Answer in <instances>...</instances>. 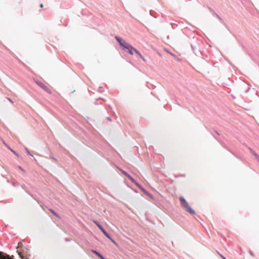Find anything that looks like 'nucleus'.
Segmentation results:
<instances>
[{"mask_svg": "<svg viewBox=\"0 0 259 259\" xmlns=\"http://www.w3.org/2000/svg\"><path fill=\"white\" fill-rule=\"evenodd\" d=\"M138 188H139L140 189H141L142 187L138 183H137L136 181H135V182H133Z\"/></svg>", "mask_w": 259, "mask_h": 259, "instance_id": "nucleus-17", "label": "nucleus"}, {"mask_svg": "<svg viewBox=\"0 0 259 259\" xmlns=\"http://www.w3.org/2000/svg\"><path fill=\"white\" fill-rule=\"evenodd\" d=\"M135 53L138 55H140L141 54L140 53V52L138 51L137 49L135 50Z\"/></svg>", "mask_w": 259, "mask_h": 259, "instance_id": "nucleus-21", "label": "nucleus"}, {"mask_svg": "<svg viewBox=\"0 0 259 259\" xmlns=\"http://www.w3.org/2000/svg\"><path fill=\"white\" fill-rule=\"evenodd\" d=\"M135 50L136 49L132 46V49H127L126 51L127 52L130 54L133 55V52L134 51L135 52Z\"/></svg>", "mask_w": 259, "mask_h": 259, "instance_id": "nucleus-12", "label": "nucleus"}, {"mask_svg": "<svg viewBox=\"0 0 259 259\" xmlns=\"http://www.w3.org/2000/svg\"><path fill=\"white\" fill-rule=\"evenodd\" d=\"M26 192H27L28 194H29L31 197H33L32 195H31L30 193H29V192H27V191H26Z\"/></svg>", "mask_w": 259, "mask_h": 259, "instance_id": "nucleus-34", "label": "nucleus"}, {"mask_svg": "<svg viewBox=\"0 0 259 259\" xmlns=\"http://www.w3.org/2000/svg\"><path fill=\"white\" fill-rule=\"evenodd\" d=\"M7 99H8V100L10 102H11V103H13V102L12 101V100L11 99L8 98Z\"/></svg>", "mask_w": 259, "mask_h": 259, "instance_id": "nucleus-31", "label": "nucleus"}, {"mask_svg": "<svg viewBox=\"0 0 259 259\" xmlns=\"http://www.w3.org/2000/svg\"><path fill=\"white\" fill-rule=\"evenodd\" d=\"M110 239V240L112 241V242H113L114 244H115V245H117V243L115 241V240H113V239L111 238V236H110V239Z\"/></svg>", "mask_w": 259, "mask_h": 259, "instance_id": "nucleus-19", "label": "nucleus"}, {"mask_svg": "<svg viewBox=\"0 0 259 259\" xmlns=\"http://www.w3.org/2000/svg\"><path fill=\"white\" fill-rule=\"evenodd\" d=\"M191 48H192V50L194 51L195 50H196L197 49V46L196 45H193V44H191Z\"/></svg>", "mask_w": 259, "mask_h": 259, "instance_id": "nucleus-16", "label": "nucleus"}, {"mask_svg": "<svg viewBox=\"0 0 259 259\" xmlns=\"http://www.w3.org/2000/svg\"><path fill=\"white\" fill-rule=\"evenodd\" d=\"M92 252L96 255L100 257L101 259H105V258L98 251L95 250H92Z\"/></svg>", "mask_w": 259, "mask_h": 259, "instance_id": "nucleus-8", "label": "nucleus"}, {"mask_svg": "<svg viewBox=\"0 0 259 259\" xmlns=\"http://www.w3.org/2000/svg\"><path fill=\"white\" fill-rule=\"evenodd\" d=\"M71 239L68 238H65V241H66V242H68V241H70Z\"/></svg>", "mask_w": 259, "mask_h": 259, "instance_id": "nucleus-27", "label": "nucleus"}, {"mask_svg": "<svg viewBox=\"0 0 259 259\" xmlns=\"http://www.w3.org/2000/svg\"><path fill=\"white\" fill-rule=\"evenodd\" d=\"M51 158L52 159H53L54 160V161H55V162L57 161V160L54 157L53 155L51 156Z\"/></svg>", "mask_w": 259, "mask_h": 259, "instance_id": "nucleus-23", "label": "nucleus"}, {"mask_svg": "<svg viewBox=\"0 0 259 259\" xmlns=\"http://www.w3.org/2000/svg\"><path fill=\"white\" fill-rule=\"evenodd\" d=\"M24 148H25V150L26 152L27 153L28 151H29V149L26 147H25Z\"/></svg>", "mask_w": 259, "mask_h": 259, "instance_id": "nucleus-28", "label": "nucleus"}, {"mask_svg": "<svg viewBox=\"0 0 259 259\" xmlns=\"http://www.w3.org/2000/svg\"><path fill=\"white\" fill-rule=\"evenodd\" d=\"M49 210L55 216L59 218L58 214L53 209L50 208Z\"/></svg>", "mask_w": 259, "mask_h": 259, "instance_id": "nucleus-14", "label": "nucleus"}, {"mask_svg": "<svg viewBox=\"0 0 259 259\" xmlns=\"http://www.w3.org/2000/svg\"><path fill=\"white\" fill-rule=\"evenodd\" d=\"M75 92V90L72 92V93H74Z\"/></svg>", "mask_w": 259, "mask_h": 259, "instance_id": "nucleus-37", "label": "nucleus"}, {"mask_svg": "<svg viewBox=\"0 0 259 259\" xmlns=\"http://www.w3.org/2000/svg\"><path fill=\"white\" fill-rule=\"evenodd\" d=\"M139 56L143 61H146L144 57L141 54Z\"/></svg>", "mask_w": 259, "mask_h": 259, "instance_id": "nucleus-25", "label": "nucleus"}, {"mask_svg": "<svg viewBox=\"0 0 259 259\" xmlns=\"http://www.w3.org/2000/svg\"><path fill=\"white\" fill-rule=\"evenodd\" d=\"M150 14L151 15L153 16L152 14L151 13V11H150Z\"/></svg>", "mask_w": 259, "mask_h": 259, "instance_id": "nucleus-36", "label": "nucleus"}, {"mask_svg": "<svg viewBox=\"0 0 259 259\" xmlns=\"http://www.w3.org/2000/svg\"><path fill=\"white\" fill-rule=\"evenodd\" d=\"M250 254L252 256H254V255L253 254V253L251 251H250Z\"/></svg>", "mask_w": 259, "mask_h": 259, "instance_id": "nucleus-29", "label": "nucleus"}, {"mask_svg": "<svg viewBox=\"0 0 259 259\" xmlns=\"http://www.w3.org/2000/svg\"><path fill=\"white\" fill-rule=\"evenodd\" d=\"M107 118V120H109V121H111V117H107V118Z\"/></svg>", "mask_w": 259, "mask_h": 259, "instance_id": "nucleus-30", "label": "nucleus"}, {"mask_svg": "<svg viewBox=\"0 0 259 259\" xmlns=\"http://www.w3.org/2000/svg\"><path fill=\"white\" fill-rule=\"evenodd\" d=\"M43 7H44L43 4H41L40 5V8H43Z\"/></svg>", "mask_w": 259, "mask_h": 259, "instance_id": "nucleus-33", "label": "nucleus"}, {"mask_svg": "<svg viewBox=\"0 0 259 259\" xmlns=\"http://www.w3.org/2000/svg\"><path fill=\"white\" fill-rule=\"evenodd\" d=\"M213 16H215L220 21L221 23L223 22V20L222 18L215 12H214V14H213Z\"/></svg>", "mask_w": 259, "mask_h": 259, "instance_id": "nucleus-13", "label": "nucleus"}, {"mask_svg": "<svg viewBox=\"0 0 259 259\" xmlns=\"http://www.w3.org/2000/svg\"><path fill=\"white\" fill-rule=\"evenodd\" d=\"M139 56L143 61H146L144 57L141 54Z\"/></svg>", "mask_w": 259, "mask_h": 259, "instance_id": "nucleus-24", "label": "nucleus"}, {"mask_svg": "<svg viewBox=\"0 0 259 259\" xmlns=\"http://www.w3.org/2000/svg\"><path fill=\"white\" fill-rule=\"evenodd\" d=\"M95 224L98 227V228L101 231L104 235L108 239H110V235L108 233L104 228L97 221H94Z\"/></svg>", "mask_w": 259, "mask_h": 259, "instance_id": "nucleus-3", "label": "nucleus"}, {"mask_svg": "<svg viewBox=\"0 0 259 259\" xmlns=\"http://www.w3.org/2000/svg\"><path fill=\"white\" fill-rule=\"evenodd\" d=\"M121 172L124 176H125L132 182H135V180L130 175H129L127 172H126L124 170H122Z\"/></svg>", "mask_w": 259, "mask_h": 259, "instance_id": "nucleus-7", "label": "nucleus"}, {"mask_svg": "<svg viewBox=\"0 0 259 259\" xmlns=\"http://www.w3.org/2000/svg\"><path fill=\"white\" fill-rule=\"evenodd\" d=\"M115 39L119 43V45L122 50L126 51L127 49H132V46L130 44L126 42V41L123 40L121 37L118 36H115Z\"/></svg>", "mask_w": 259, "mask_h": 259, "instance_id": "nucleus-2", "label": "nucleus"}, {"mask_svg": "<svg viewBox=\"0 0 259 259\" xmlns=\"http://www.w3.org/2000/svg\"><path fill=\"white\" fill-rule=\"evenodd\" d=\"M248 149L250 151V152L252 153V155H253L256 158V159L259 161V155H258L257 153H256L250 147H248Z\"/></svg>", "mask_w": 259, "mask_h": 259, "instance_id": "nucleus-11", "label": "nucleus"}, {"mask_svg": "<svg viewBox=\"0 0 259 259\" xmlns=\"http://www.w3.org/2000/svg\"><path fill=\"white\" fill-rule=\"evenodd\" d=\"M220 255H221V257H222L223 259H227V258H225L223 255H221V254H220Z\"/></svg>", "mask_w": 259, "mask_h": 259, "instance_id": "nucleus-32", "label": "nucleus"}, {"mask_svg": "<svg viewBox=\"0 0 259 259\" xmlns=\"http://www.w3.org/2000/svg\"><path fill=\"white\" fill-rule=\"evenodd\" d=\"M8 148L14 153L16 155H17V156H18V154L15 151H14L13 149H12L10 147H8Z\"/></svg>", "mask_w": 259, "mask_h": 259, "instance_id": "nucleus-18", "label": "nucleus"}, {"mask_svg": "<svg viewBox=\"0 0 259 259\" xmlns=\"http://www.w3.org/2000/svg\"><path fill=\"white\" fill-rule=\"evenodd\" d=\"M140 189L144 194L148 196L149 197L151 198H153L152 195L150 193H149L146 189H145L143 187Z\"/></svg>", "mask_w": 259, "mask_h": 259, "instance_id": "nucleus-9", "label": "nucleus"}, {"mask_svg": "<svg viewBox=\"0 0 259 259\" xmlns=\"http://www.w3.org/2000/svg\"><path fill=\"white\" fill-rule=\"evenodd\" d=\"M95 104H96V105H98V103H97V101H95Z\"/></svg>", "mask_w": 259, "mask_h": 259, "instance_id": "nucleus-35", "label": "nucleus"}, {"mask_svg": "<svg viewBox=\"0 0 259 259\" xmlns=\"http://www.w3.org/2000/svg\"><path fill=\"white\" fill-rule=\"evenodd\" d=\"M206 8L209 10V11L211 13H212V14H214V12H215L213 11V10L211 8H210V7H209V6H206Z\"/></svg>", "mask_w": 259, "mask_h": 259, "instance_id": "nucleus-15", "label": "nucleus"}, {"mask_svg": "<svg viewBox=\"0 0 259 259\" xmlns=\"http://www.w3.org/2000/svg\"><path fill=\"white\" fill-rule=\"evenodd\" d=\"M18 167H19V168L20 169H21L22 171H23V172H25V170H24V169H23L21 166H18Z\"/></svg>", "mask_w": 259, "mask_h": 259, "instance_id": "nucleus-26", "label": "nucleus"}, {"mask_svg": "<svg viewBox=\"0 0 259 259\" xmlns=\"http://www.w3.org/2000/svg\"><path fill=\"white\" fill-rule=\"evenodd\" d=\"M36 83L38 84V85L39 87L41 88L46 92H47V93H48L49 94H51V91L41 81L37 80V81H36Z\"/></svg>", "mask_w": 259, "mask_h": 259, "instance_id": "nucleus-5", "label": "nucleus"}, {"mask_svg": "<svg viewBox=\"0 0 259 259\" xmlns=\"http://www.w3.org/2000/svg\"><path fill=\"white\" fill-rule=\"evenodd\" d=\"M250 85L245 83H242L240 85V90L241 92H244L245 93H247L249 90H250Z\"/></svg>", "mask_w": 259, "mask_h": 259, "instance_id": "nucleus-4", "label": "nucleus"}, {"mask_svg": "<svg viewBox=\"0 0 259 259\" xmlns=\"http://www.w3.org/2000/svg\"><path fill=\"white\" fill-rule=\"evenodd\" d=\"M0 259H14L13 256H10L7 253L0 251Z\"/></svg>", "mask_w": 259, "mask_h": 259, "instance_id": "nucleus-6", "label": "nucleus"}, {"mask_svg": "<svg viewBox=\"0 0 259 259\" xmlns=\"http://www.w3.org/2000/svg\"><path fill=\"white\" fill-rule=\"evenodd\" d=\"M99 91L100 92H103L104 91V89H103V88L102 87H100L99 88Z\"/></svg>", "mask_w": 259, "mask_h": 259, "instance_id": "nucleus-22", "label": "nucleus"}, {"mask_svg": "<svg viewBox=\"0 0 259 259\" xmlns=\"http://www.w3.org/2000/svg\"><path fill=\"white\" fill-rule=\"evenodd\" d=\"M27 154L31 156H33V152L29 151H28Z\"/></svg>", "mask_w": 259, "mask_h": 259, "instance_id": "nucleus-20", "label": "nucleus"}, {"mask_svg": "<svg viewBox=\"0 0 259 259\" xmlns=\"http://www.w3.org/2000/svg\"><path fill=\"white\" fill-rule=\"evenodd\" d=\"M210 132L211 133V134L212 135V136H213V137L218 140V136H219V134L218 133V132L214 130H212V131H210Z\"/></svg>", "mask_w": 259, "mask_h": 259, "instance_id": "nucleus-10", "label": "nucleus"}, {"mask_svg": "<svg viewBox=\"0 0 259 259\" xmlns=\"http://www.w3.org/2000/svg\"><path fill=\"white\" fill-rule=\"evenodd\" d=\"M180 200L182 206L186 211L189 212L190 214H195V210L191 208V207L189 205L188 203L184 197H180Z\"/></svg>", "mask_w": 259, "mask_h": 259, "instance_id": "nucleus-1", "label": "nucleus"}]
</instances>
